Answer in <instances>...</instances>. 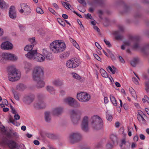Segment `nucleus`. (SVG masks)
<instances>
[{
  "instance_id": "obj_1",
  "label": "nucleus",
  "mask_w": 149,
  "mask_h": 149,
  "mask_svg": "<svg viewBox=\"0 0 149 149\" xmlns=\"http://www.w3.org/2000/svg\"><path fill=\"white\" fill-rule=\"evenodd\" d=\"M44 72L43 68L39 66L36 67L32 72L33 80L36 82V86L38 88L44 87L45 84L43 81Z\"/></svg>"
},
{
  "instance_id": "obj_2",
  "label": "nucleus",
  "mask_w": 149,
  "mask_h": 149,
  "mask_svg": "<svg viewBox=\"0 0 149 149\" xmlns=\"http://www.w3.org/2000/svg\"><path fill=\"white\" fill-rule=\"evenodd\" d=\"M49 47L53 53L57 54L64 51L66 48V45L62 41L56 40L50 44Z\"/></svg>"
},
{
  "instance_id": "obj_3",
  "label": "nucleus",
  "mask_w": 149,
  "mask_h": 149,
  "mask_svg": "<svg viewBox=\"0 0 149 149\" xmlns=\"http://www.w3.org/2000/svg\"><path fill=\"white\" fill-rule=\"evenodd\" d=\"M91 124L93 128L96 130L102 129L104 127L102 119L98 116H94L91 118Z\"/></svg>"
},
{
  "instance_id": "obj_4",
  "label": "nucleus",
  "mask_w": 149,
  "mask_h": 149,
  "mask_svg": "<svg viewBox=\"0 0 149 149\" xmlns=\"http://www.w3.org/2000/svg\"><path fill=\"white\" fill-rule=\"evenodd\" d=\"M10 71L8 74L9 80L14 81L18 80L20 78V74L18 72L17 70L14 67L10 68Z\"/></svg>"
},
{
  "instance_id": "obj_5",
  "label": "nucleus",
  "mask_w": 149,
  "mask_h": 149,
  "mask_svg": "<svg viewBox=\"0 0 149 149\" xmlns=\"http://www.w3.org/2000/svg\"><path fill=\"white\" fill-rule=\"evenodd\" d=\"M82 138V136L79 133L75 132L71 133L68 137V139L72 143L80 140Z\"/></svg>"
},
{
  "instance_id": "obj_6",
  "label": "nucleus",
  "mask_w": 149,
  "mask_h": 149,
  "mask_svg": "<svg viewBox=\"0 0 149 149\" xmlns=\"http://www.w3.org/2000/svg\"><path fill=\"white\" fill-rule=\"evenodd\" d=\"M77 98L79 101L82 102H87L91 99L90 95L87 93L84 92L77 93Z\"/></svg>"
},
{
  "instance_id": "obj_7",
  "label": "nucleus",
  "mask_w": 149,
  "mask_h": 149,
  "mask_svg": "<svg viewBox=\"0 0 149 149\" xmlns=\"http://www.w3.org/2000/svg\"><path fill=\"white\" fill-rule=\"evenodd\" d=\"M43 95H41L38 101H36L34 104V107L37 109H42L46 107V104L42 99L44 98Z\"/></svg>"
},
{
  "instance_id": "obj_8",
  "label": "nucleus",
  "mask_w": 149,
  "mask_h": 149,
  "mask_svg": "<svg viewBox=\"0 0 149 149\" xmlns=\"http://www.w3.org/2000/svg\"><path fill=\"white\" fill-rule=\"evenodd\" d=\"M79 65V61L77 59L72 58L66 62V66L69 68H74L78 67Z\"/></svg>"
},
{
  "instance_id": "obj_9",
  "label": "nucleus",
  "mask_w": 149,
  "mask_h": 149,
  "mask_svg": "<svg viewBox=\"0 0 149 149\" xmlns=\"http://www.w3.org/2000/svg\"><path fill=\"white\" fill-rule=\"evenodd\" d=\"M70 114L72 121L74 124H77L80 119V117H77V113L74 110L71 111Z\"/></svg>"
},
{
  "instance_id": "obj_10",
  "label": "nucleus",
  "mask_w": 149,
  "mask_h": 149,
  "mask_svg": "<svg viewBox=\"0 0 149 149\" xmlns=\"http://www.w3.org/2000/svg\"><path fill=\"white\" fill-rule=\"evenodd\" d=\"M81 128L83 131L85 132L87 131L88 130V118L87 116H85L83 118Z\"/></svg>"
},
{
  "instance_id": "obj_11",
  "label": "nucleus",
  "mask_w": 149,
  "mask_h": 149,
  "mask_svg": "<svg viewBox=\"0 0 149 149\" xmlns=\"http://www.w3.org/2000/svg\"><path fill=\"white\" fill-rule=\"evenodd\" d=\"M7 145L10 149L17 148L19 146L18 144L15 141L12 140H8L6 143Z\"/></svg>"
},
{
  "instance_id": "obj_12",
  "label": "nucleus",
  "mask_w": 149,
  "mask_h": 149,
  "mask_svg": "<svg viewBox=\"0 0 149 149\" xmlns=\"http://www.w3.org/2000/svg\"><path fill=\"white\" fill-rule=\"evenodd\" d=\"M9 16L12 19H15L16 18V13L14 6H11L10 8L9 9Z\"/></svg>"
},
{
  "instance_id": "obj_13",
  "label": "nucleus",
  "mask_w": 149,
  "mask_h": 149,
  "mask_svg": "<svg viewBox=\"0 0 149 149\" xmlns=\"http://www.w3.org/2000/svg\"><path fill=\"white\" fill-rule=\"evenodd\" d=\"M1 48L4 49L9 50L13 48V44L9 41H6L3 42L1 45Z\"/></svg>"
},
{
  "instance_id": "obj_14",
  "label": "nucleus",
  "mask_w": 149,
  "mask_h": 149,
  "mask_svg": "<svg viewBox=\"0 0 149 149\" xmlns=\"http://www.w3.org/2000/svg\"><path fill=\"white\" fill-rule=\"evenodd\" d=\"M34 98V96L33 95H29L25 96L23 100L25 103L29 104L33 102Z\"/></svg>"
},
{
  "instance_id": "obj_15",
  "label": "nucleus",
  "mask_w": 149,
  "mask_h": 149,
  "mask_svg": "<svg viewBox=\"0 0 149 149\" xmlns=\"http://www.w3.org/2000/svg\"><path fill=\"white\" fill-rule=\"evenodd\" d=\"M5 59L10 60L12 61H15L17 60V57L14 54L10 53H5L4 54Z\"/></svg>"
},
{
  "instance_id": "obj_16",
  "label": "nucleus",
  "mask_w": 149,
  "mask_h": 149,
  "mask_svg": "<svg viewBox=\"0 0 149 149\" xmlns=\"http://www.w3.org/2000/svg\"><path fill=\"white\" fill-rule=\"evenodd\" d=\"M144 116H145L144 113L142 111H140L138 112V114L137 115V117L140 122L145 124L146 123V120L144 118Z\"/></svg>"
},
{
  "instance_id": "obj_17",
  "label": "nucleus",
  "mask_w": 149,
  "mask_h": 149,
  "mask_svg": "<svg viewBox=\"0 0 149 149\" xmlns=\"http://www.w3.org/2000/svg\"><path fill=\"white\" fill-rule=\"evenodd\" d=\"M63 101L70 106H73L74 104L75 100L73 98L69 97L64 99Z\"/></svg>"
},
{
  "instance_id": "obj_18",
  "label": "nucleus",
  "mask_w": 149,
  "mask_h": 149,
  "mask_svg": "<svg viewBox=\"0 0 149 149\" xmlns=\"http://www.w3.org/2000/svg\"><path fill=\"white\" fill-rule=\"evenodd\" d=\"M37 51V50H36L29 52L25 54V56L29 59H33L34 60V58L35 56Z\"/></svg>"
},
{
  "instance_id": "obj_19",
  "label": "nucleus",
  "mask_w": 149,
  "mask_h": 149,
  "mask_svg": "<svg viewBox=\"0 0 149 149\" xmlns=\"http://www.w3.org/2000/svg\"><path fill=\"white\" fill-rule=\"evenodd\" d=\"M63 108L62 107H58L55 108L53 111V114L55 116H58L63 112Z\"/></svg>"
},
{
  "instance_id": "obj_20",
  "label": "nucleus",
  "mask_w": 149,
  "mask_h": 149,
  "mask_svg": "<svg viewBox=\"0 0 149 149\" xmlns=\"http://www.w3.org/2000/svg\"><path fill=\"white\" fill-rule=\"evenodd\" d=\"M45 59V58L43 55L37 52L35 58H34V60L39 62L43 61Z\"/></svg>"
},
{
  "instance_id": "obj_21",
  "label": "nucleus",
  "mask_w": 149,
  "mask_h": 149,
  "mask_svg": "<svg viewBox=\"0 0 149 149\" xmlns=\"http://www.w3.org/2000/svg\"><path fill=\"white\" fill-rule=\"evenodd\" d=\"M52 83L56 86H61L63 84V80L59 79H55L53 81Z\"/></svg>"
},
{
  "instance_id": "obj_22",
  "label": "nucleus",
  "mask_w": 149,
  "mask_h": 149,
  "mask_svg": "<svg viewBox=\"0 0 149 149\" xmlns=\"http://www.w3.org/2000/svg\"><path fill=\"white\" fill-rule=\"evenodd\" d=\"M24 69L26 73L29 72L32 69L31 64L27 62H26L25 63Z\"/></svg>"
},
{
  "instance_id": "obj_23",
  "label": "nucleus",
  "mask_w": 149,
  "mask_h": 149,
  "mask_svg": "<svg viewBox=\"0 0 149 149\" xmlns=\"http://www.w3.org/2000/svg\"><path fill=\"white\" fill-rule=\"evenodd\" d=\"M34 46L33 45H27L25 47L24 49L25 51L30 52L33 50L32 49Z\"/></svg>"
},
{
  "instance_id": "obj_24",
  "label": "nucleus",
  "mask_w": 149,
  "mask_h": 149,
  "mask_svg": "<svg viewBox=\"0 0 149 149\" xmlns=\"http://www.w3.org/2000/svg\"><path fill=\"white\" fill-rule=\"evenodd\" d=\"M110 100L112 103L115 106H116L117 105L116 100L115 98L112 95H110Z\"/></svg>"
},
{
  "instance_id": "obj_25",
  "label": "nucleus",
  "mask_w": 149,
  "mask_h": 149,
  "mask_svg": "<svg viewBox=\"0 0 149 149\" xmlns=\"http://www.w3.org/2000/svg\"><path fill=\"white\" fill-rule=\"evenodd\" d=\"M110 139L113 143H115L117 142V138L116 136L113 134H111L110 136Z\"/></svg>"
},
{
  "instance_id": "obj_26",
  "label": "nucleus",
  "mask_w": 149,
  "mask_h": 149,
  "mask_svg": "<svg viewBox=\"0 0 149 149\" xmlns=\"http://www.w3.org/2000/svg\"><path fill=\"white\" fill-rule=\"evenodd\" d=\"M25 88L26 86L22 84H20L17 86V89L20 91L23 90Z\"/></svg>"
},
{
  "instance_id": "obj_27",
  "label": "nucleus",
  "mask_w": 149,
  "mask_h": 149,
  "mask_svg": "<svg viewBox=\"0 0 149 149\" xmlns=\"http://www.w3.org/2000/svg\"><path fill=\"white\" fill-rule=\"evenodd\" d=\"M7 4L3 0H0V8H7Z\"/></svg>"
},
{
  "instance_id": "obj_28",
  "label": "nucleus",
  "mask_w": 149,
  "mask_h": 149,
  "mask_svg": "<svg viewBox=\"0 0 149 149\" xmlns=\"http://www.w3.org/2000/svg\"><path fill=\"white\" fill-rule=\"evenodd\" d=\"M100 72L101 75L103 77L105 78H107L108 77V75L107 73L102 68L100 70Z\"/></svg>"
},
{
  "instance_id": "obj_29",
  "label": "nucleus",
  "mask_w": 149,
  "mask_h": 149,
  "mask_svg": "<svg viewBox=\"0 0 149 149\" xmlns=\"http://www.w3.org/2000/svg\"><path fill=\"white\" fill-rule=\"evenodd\" d=\"M116 68L114 66H112V68L110 66H108L107 68L108 70H109L113 74L115 73V72L116 70Z\"/></svg>"
},
{
  "instance_id": "obj_30",
  "label": "nucleus",
  "mask_w": 149,
  "mask_h": 149,
  "mask_svg": "<svg viewBox=\"0 0 149 149\" xmlns=\"http://www.w3.org/2000/svg\"><path fill=\"white\" fill-rule=\"evenodd\" d=\"M114 143H113L112 142H111L109 141L107 142L106 145V148L108 149H111L113 147V145Z\"/></svg>"
},
{
  "instance_id": "obj_31",
  "label": "nucleus",
  "mask_w": 149,
  "mask_h": 149,
  "mask_svg": "<svg viewBox=\"0 0 149 149\" xmlns=\"http://www.w3.org/2000/svg\"><path fill=\"white\" fill-rule=\"evenodd\" d=\"M31 9L30 6H29L24 10L25 11L24 14V15H28L29 14L31 13Z\"/></svg>"
},
{
  "instance_id": "obj_32",
  "label": "nucleus",
  "mask_w": 149,
  "mask_h": 149,
  "mask_svg": "<svg viewBox=\"0 0 149 149\" xmlns=\"http://www.w3.org/2000/svg\"><path fill=\"white\" fill-rule=\"evenodd\" d=\"M47 91H48L51 94L54 93V89L52 86H47Z\"/></svg>"
},
{
  "instance_id": "obj_33",
  "label": "nucleus",
  "mask_w": 149,
  "mask_h": 149,
  "mask_svg": "<svg viewBox=\"0 0 149 149\" xmlns=\"http://www.w3.org/2000/svg\"><path fill=\"white\" fill-rule=\"evenodd\" d=\"M69 54L68 52H64L60 54L59 56L61 59L63 58L68 56Z\"/></svg>"
},
{
  "instance_id": "obj_34",
  "label": "nucleus",
  "mask_w": 149,
  "mask_h": 149,
  "mask_svg": "<svg viewBox=\"0 0 149 149\" xmlns=\"http://www.w3.org/2000/svg\"><path fill=\"white\" fill-rule=\"evenodd\" d=\"M61 3L65 7L66 9H70L71 6L69 3L67 2L63 1H62Z\"/></svg>"
},
{
  "instance_id": "obj_35",
  "label": "nucleus",
  "mask_w": 149,
  "mask_h": 149,
  "mask_svg": "<svg viewBox=\"0 0 149 149\" xmlns=\"http://www.w3.org/2000/svg\"><path fill=\"white\" fill-rule=\"evenodd\" d=\"M58 23L62 26L64 27L65 26V23L64 20H62L61 19H58Z\"/></svg>"
},
{
  "instance_id": "obj_36",
  "label": "nucleus",
  "mask_w": 149,
  "mask_h": 149,
  "mask_svg": "<svg viewBox=\"0 0 149 149\" xmlns=\"http://www.w3.org/2000/svg\"><path fill=\"white\" fill-rule=\"evenodd\" d=\"M13 92L15 99L17 100H19V98L18 93L15 91H13Z\"/></svg>"
},
{
  "instance_id": "obj_37",
  "label": "nucleus",
  "mask_w": 149,
  "mask_h": 149,
  "mask_svg": "<svg viewBox=\"0 0 149 149\" xmlns=\"http://www.w3.org/2000/svg\"><path fill=\"white\" fill-rule=\"evenodd\" d=\"M29 40L31 43V45H33V46H34L36 44V42L35 41V37H33L32 38H29Z\"/></svg>"
},
{
  "instance_id": "obj_38",
  "label": "nucleus",
  "mask_w": 149,
  "mask_h": 149,
  "mask_svg": "<svg viewBox=\"0 0 149 149\" xmlns=\"http://www.w3.org/2000/svg\"><path fill=\"white\" fill-rule=\"evenodd\" d=\"M106 118L107 120L109 121H111L113 118L112 115L108 113L107 112H106Z\"/></svg>"
},
{
  "instance_id": "obj_39",
  "label": "nucleus",
  "mask_w": 149,
  "mask_h": 149,
  "mask_svg": "<svg viewBox=\"0 0 149 149\" xmlns=\"http://www.w3.org/2000/svg\"><path fill=\"white\" fill-rule=\"evenodd\" d=\"M138 59L137 58H134L133 60H132L131 62V65L133 66H135L136 63L137 62Z\"/></svg>"
},
{
  "instance_id": "obj_40",
  "label": "nucleus",
  "mask_w": 149,
  "mask_h": 149,
  "mask_svg": "<svg viewBox=\"0 0 149 149\" xmlns=\"http://www.w3.org/2000/svg\"><path fill=\"white\" fill-rule=\"evenodd\" d=\"M72 77L75 79H80V77L76 73H72Z\"/></svg>"
},
{
  "instance_id": "obj_41",
  "label": "nucleus",
  "mask_w": 149,
  "mask_h": 149,
  "mask_svg": "<svg viewBox=\"0 0 149 149\" xmlns=\"http://www.w3.org/2000/svg\"><path fill=\"white\" fill-rule=\"evenodd\" d=\"M144 103L147 102L149 104V98L146 95H145L144 97L142 99Z\"/></svg>"
},
{
  "instance_id": "obj_42",
  "label": "nucleus",
  "mask_w": 149,
  "mask_h": 149,
  "mask_svg": "<svg viewBox=\"0 0 149 149\" xmlns=\"http://www.w3.org/2000/svg\"><path fill=\"white\" fill-rule=\"evenodd\" d=\"M29 6L27 5L26 4H25L24 3H21L20 4V6L21 8L23 9L24 10Z\"/></svg>"
},
{
  "instance_id": "obj_43",
  "label": "nucleus",
  "mask_w": 149,
  "mask_h": 149,
  "mask_svg": "<svg viewBox=\"0 0 149 149\" xmlns=\"http://www.w3.org/2000/svg\"><path fill=\"white\" fill-rule=\"evenodd\" d=\"M37 13L40 14H42L43 13V11L40 8H37L36 9Z\"/></svg>"
},
{
  "instance_id": "obj_44",
  "label": "nucleus",
  "mask_w": 149,
  "mask_h": 149,
  "mask_svg": "<svg viewBox=\"0 0 149 149\" xmlns=\"http://www.w3.org/2000/svg\"><path fill=\"white\" fill-rule=\"evenodd\" d=\"M10 132H8L7 133L6 135L7 137L9 138H11L12 137L11 134L13 133L12 130H10Z\"/></svg>"
},
{
  "instance_id": "obj_45",
  "label": "nucleus",
  "mask_w": 149,
  "mask_h": 149,
  "mask_svg": "<svg viewBox=\"0 0 149 149\" xmlns=\"http://www.w3.org/2000/svg\"><path fill=\"white\" fill-rule=\"evenodd\" d=\"M47 137L51 139H54L55 137V136L53 134L47 133Z\"/></svg>"
},
{
  "instance_id": "obj_46",
  "label": "nucleus",
  "mask_w": 149,
  "mask_h": 149,
  "mask_svg": "<svg viewBox=\"0 0 149 149\" xmlns=\"http://www.w3.org/2000/svg\"><path fill=\"white\" fill-rule=\"evenodd\" d=\"M10 122L13 124L14 125L17 126L18 123L15 120H13L11 119H10Z\"/></svg>"
},
{
  "instance_id": "obj_47",
  "label": "nucleus",
  "mask_w": 149,
  "mask_h": 149,
  "mask_svg": "<svg viewBox=\"0 0 149 149\" xmlns=\"http://www.w3.org/2000/svg\"><path fill=\"white\" fill-rule=\"evenodd\" d=\"M145 89L147 92H149V84L148 82H146L145 84Z\"/></svg>"
},
{
  "instance_id": "obj_48",
  "label": "nucleus",
  "mask_w": 149,
  "mask_h": 149,
  "mask_svg": "<svg viewBox=\"0 0 149 149\" xmlns=\"http://www.w3.org/2000/svg\"><path fill=\"white\" fill-rule=\"evenodd\" d=\"M104 41L105 43L109 47L111 46V45L110 44V42L108 41L106 39H104Z\"/></svg>"
},
{
  "instance_id": "obj_49",
  "label": "nucleus",
  "mask_w": 149,
  "mask_h": 149,
  "mask_svg": "<svg viewBox=\"0 0 149 149\" xmlns=\"http://www.w3.org/2000/svg\"><path fill=\"white\" fill-rule=\"evenodd\" d=\"M132 80L135 84L136 85L139 84V82L136 78L135 77L133 78H132Z\"/></svg>"
},
{
  "instance_id": "obj_50",
  "label": "nucleus",
  "mask_w": 149,
  "mask_h": 149,
  "mask_svg": "<svg viewBox=\"0 0 149 149\" xmlns=\"http://www.w3.org/2000/svg\"><path fill=\"white\" fill-rule=\"evenodd\" d=\"M118 27L119 31L122 32L124 31V28L122 26L120 25H119Z\"/></svg>"
},
{
  "instance_id": "obj_51",
  "label": "nucleus",
  "mask_w": 149,
  "mask_h": 149,
  "mask_svg": "<svg viewBox=\"0 0 149 149\" xmlns=\"http://www.w3.org/2000/svg\"><path fill=\"white\" fill-rule=\"evenodd\" d=\"M73 45L78 49L79 50H80V48L79 46V45L76 42L75 43H74V44H73Z\"/></svg>"
},
{
  "instance_id": "obj_52",
  "label": "nucleus",
  "mask_w": 149,
  "mask_h": 149,
  "mask_svg": "<svg viewBox=\"0 0 149 149\" xmlns=\"http://www.w3.org/2000/svg\"><path fill=\"white\" fill-rule=\"evenodd\" d=\"M93 56L97 60L100 61L101 59L100 57L96 54H94Z\"/></svg>"
},
{
  "instance_id": "obj_53",
  "label": "nucleus",
  "mask_w": 149,
  "mask_h": 149,
  "mask_svg": "<svg viewBox=\"0 0 149 149\" xmlns=\"http://www.w3.org/2000/svg\"><path fill=\"white\" fill-rule=\"evenodd\" d=\"M97 13L99 14L100 18L101 19V15L103 14L102 11L101 10H99L97 11Z\"/></svg>"
},
{
  "instance_id": "obj_54",
  "label": "nucleus",
  "mask_w": 149,
  "mask_h": 149,
  "mask_svg": "<svg viewBox=\"0 0 149 149\" xmlns=\"http://www.w3.org/2000/svg\"><path fill=\"white\" fill-rule=\"evenodd\" d=\"M2 102L6 106L8 105V101L6 99H3Z\"/></svg>"
},
{
  "instance_id": "obj_55",
  "label": "nucleus",
  "mask_w": 149,
  "mask_h": 149,
  "mask_svg": "<svg viewBox=\"0 0 149 149\" xmlns=\"http://www.w3.org/2000/svg\"><path fill=\"white\" fill-rule=\"evenodd\" d=\"M15 119L16 120H19L20 118V116L17 113L15 114L14 116Z\"/></svg>"
},
{
  "instance_id": "obj_56",
  "label": "nucleus",
  "mask_w": 149,
  "mask_h": 149,
  "mask_svg": "<svg viewBox=\"0 0 149 149\" xmlns=\"http://www.w3.org/2000/svg\"><path fill=\"white\" fill-rule=\"evenodd\" d=\"M87 18V19H93V18L92 17V16L91 15V14H89V13H88L85 16Z\"/></svg>"
},
{
  "instance_id": "obj_57",
  "label": "nucleus",
  "mask_w": 149,
  "mask_h": 149,
  "mask_svg": "<svg viewBox=\"0 0 149 149\" xmlns=\"http://www.w3.org/2000/svg\"><path fill=\"white\" fill-rule=\"evenodd\" d=\"M95 45L99 49H101L102 47L97 42H95Z\"/></svg>"
},
{
  "instance_id": "obj_58",
  "label": "nucleus",
  "mask_w": 149,
  "mask_h": 149,
  "mask_svg": "<svg viewBox=\"0 0 149 149\" xmlns=\"http://www.w3.org/2000/svg\"><path fill=\"white\" fill-rule=\"evenodd\" d=\"M102 142L99 143H97L96 146V147L97 148H100L102 147Z\"/></svg>"
},
{
  "instance_id": "obj_59",
  "label": "nucleus",
  "mask_w": 149,
  "mask_h": 149,
  "mask_svg": "<svg viewBox=\"0 0 149 149\" xmlns=\"http://www.w3.org/2000/svg\"><path fill=\"white\" fill-rule=\"evenodd\" d=\"M119 58L120 61L122 63H125V61H124L123 58L121 56H119Z\"/></svg>"
},
{
  "instance_id": "obj_60",
  "label": "nucleus",
  "mask_w": 149,
  "mask_h": 149,
  "mask_svg": "<svg viewBox=\"0 0 149 149\" xmlns=\"http://www.w3.org/2000/svg\"><path fill=\"white\" fill-rule=\"evenodd\" d=\"M48 148L47 149H56L52 145L49 144L47 146Z\"/></svg>"
},
{
  "instance_id": "obj_61",
  "label": "nucleus",
  "mask_w": 149,
  "mask_h": 149,
  "mask_svg": "<svg viewBox=\"0 0 149 149\" xmlns=\"http://www.w3.org/2000/svg\"><path fill=\"white\" fill-rule=\"evenodd\" d=\"M139 137L140 139L142 140H144L145 139V136L143 134H140L139 135Z\"/></svg>"
},
{
  "instance_id": "obj_62",
  "label": "nucleus",
  "mask_w": 149,
  "mask_h": 149,
  "mask_svg": "<svg viewBox=\"0 0 149 149\" xmlns=\"http://www.w3.org/2000/svg\"><path fill=\"white\" fill-rule=\"evenodd\" d=\"M130 93L132 96L135 98V97L136 96V94L135 91H132V92H131Z\"/></svg>"
},
{
  "instance_id": "obj_63",
  "label": "nucleus",
  "mask_w": 149,
  "mask_h": 149,
  "mask_svg": "<svg viewBox=\"0 0 149 149\" xmlns=\"http://www.w3.org/2000/svg\"><path fill=\"white\" fill-rule=\"evenodd\" d=\"M123 107L124 109L127 110L128 108V105L127 104L125 103L124 104Z\"/></svg>"
},
{
  "instance_id": "obj_64",
  "label": "nucleus",
  "mask_w": 149,
  "mask_h": 149,
  "mask_svg": "<svg viewBox=\"0 0 149 149\" xmlns=\"http://www.w3.org/2000/svg\"><path fill=\"white\" fill-rule=\"evenodd\" d=\"M49 10L52 13L54 14H55V11L52 8H49Z\"/></svg>"
}]
</instances>
